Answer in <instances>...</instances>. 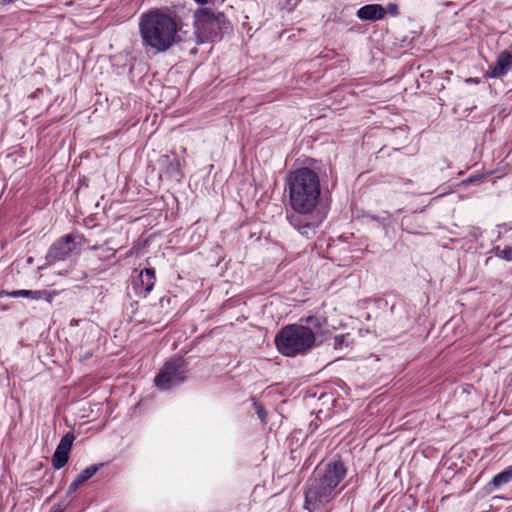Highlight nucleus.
I'll list each match as a JSON object with an SVG mask.
<instances>
[{"label": "nucleus", "instance_id": "f257e3e1", "mask_svg": "<svg viewBox=\"0 0 512 512\" xmlns=\"http://www.w3.org/2000/svg\"><path fill=\"white\" fill-rule=\"evenodd\" d=\"M185 27L186 25L161 10L144 13L139 22L142 45L154 53L166 52L178 43L191 41Z\"/></svg>", "mask_w": 512, "mask_h": 512}, {"label": "nucleus", "instance_id": "f03ea898", "mask_svg": "<svg viewBox=\"0 0 512 512\" xmlns=\"http://www.w3.org/2000/svg\"><path fill=\"white\" fill-rule=\"evenodd\" d=\"M345 476L346 468L339 460L318 466L305 489V508L312 512L329 503Z\"/></svg>", "mask_w": 512, "mask_h": 512}, {"label": "nucleus", "instance_id": "7ed1b4c3", "mask_svg": "<svg viewBox=\"0 0 512 512\" xmlns=\"http://www.w3.org/2000/svg\"><path fill=\"white\" fill-rule=\"evenodd\" d=\"M289 200L293 210L314 212L321 194L318 174L307 167L298 168L287 178Z\"/></svg>", "mask_w": 512, "mask_h": 512}, {"label": "nucleus", "instance_id": "20e7f679", "mask_svg": "<svg viewBox=\"0 0 512 512\" xmlns=\"http://www.w3.org/2000/svg\"><path fill=\"white\" fill-rule=\"evenodd\" d=\"M194 32L191 40L195 38L197 44L215 42L222 39L225 33L232 31V25L222 12H215L210 8H199L194 12Z\"/></svg>", "mask_w": 512, "mask_h": 512}, {"label": "nucleus", "instance_id": "39448f33", "mask_svg": "<svg viewBox=\"0 0 512 512\" xmlns=\"http://www.w3.org/2000/svg\"><path fill=\"white\" fill-rule=\"evenodd\" d=\"M275 343L281 354L287 357H294L298 354L306 353L313 347L315 334L309 327L290 324L278 332Z\"/></svg>", "mask_w": 512, "mask_h": 512}, {"label": "nucleus", "instance_id": "423d86ee", "mask_svg": "<svg viewBox=\"0 0 512 512\" xmlns=\"http://www.w3.org/2000/svg\"><path fill=\"white\" fill-rule=\"evenodd\" d=\"M187 371L185 359L182 357L169 359L156 375L155 386L160 390H169L178 386L187 379Z\"/></svg>", "mask_w": 512, "mask_h": 512}, {"label": "nucleus", "instance_id": "0eeeda50", "mask_svg": "<svg viewBox=\"0 0 512 512\" xmlns=\"http://www.w3.org/2000/svg\"><path fill=\"white\" fill-rule=\"evenodd\" d=\"M290 225L307 238L316 234V229L321 223V218L314 215V212L296 211L287 214Z\"/></svg>", "mask_w": 512, "mask_h": 512}, {"label": "nucleus", "instance_id": "6e6552de", "mask_svg": "<svg viewBox=\"0 0 512 512\" xmlns=\"http://www.w3.org/2000/svg\"><path fill=\"white\" fill-rule=\"evenodd\" d=\"M77 238L81 237L67 234L54 242L46 255L47 263L52 264L67 259L76 249Z\"/></svg>", "mask_w": 512, "mask_h": 512}, {"label": "nucleus", "instance_id": "1a4fd4ad", "mask_svg": "<svg viewBox=\"0 0 512 512\" xmlns=\"http://www.w3.org/2000/svg\"><path fill=\"white\" fill-rule=\"evenodd\" d=\"M74 440L75 436L71 432L66 433L61 438L52 456V466L54 469L59 470L67 464Z\"/></svg>", "mask_w": 512, "mask_h": 512}, {"label": "nucleus", "instance_id": "9d476101", "mask_svg": "<svg viewBox=\"0 0 512 512\" xmlns=\"http://www.w3.org/2000/svg\"><path fill=\"white\" fill-rule=\"evenodd\" d=\"M512 69V54L504 50L502 51L494 66L490 67L488 75L491 78H501L506 75Z\"/></svg>", "mask_w": 512, "mask_h": 512}, {"label": "nucleus", "instance_id": "9b49d317", "mask_svg": "<svg viewBox=\"0 0 512 512\" xmlns=\"http://www.w3.org/2000/svg\"><path fill=\"white\" fill-rule=\"evenodd\" d=\"M357 17L365 21H377L385 17V8L380 4H367L358 9Z\"/></svg>", "mask_w": 512, "mask_h": 512}, {"label": "nucleus", "instance_id": "f8f14e48", "mask_svg": "<svg viewBox=\"0 0 512 512\" xmlns=\"http://www.w3.org/2000/svg\"><path fill=\"white\" fill-rule=\"evenodd\" d=\"M155 282L156 276L154 268H145L141 270L139 275L140 293H143L144 297H146L153 290Z\"/></svg>", "mask_w": 512, "mask_h": 512}, {"label": "nucleus", "instance_id": "ddd939ff", "mask_svg": "<svg viewBox=\"0 0 512 512\" xmlns=\"http://www.w3.org/2000/svg\"><path fill=\"white\" fill-rule=\"evenodd\" d=\"M7 296L17 298V297H27L33 300H38L43 297H46V300L51 303L52 295L45 290H14L11 292H4Z\"/></svg>", "mask_w": 512, "mask_h": 512}, {"label": "nucleus", "instance_id": "4468645a", "mask_svg": "<svg viewBox=\"0 0 512 512\" xmlns=\"http://www.w3.org/2000/svg\"><path fill=\"white\" fill-rule=\"evenodd\" d=\"M512 480V465L493 477L490 482L494 488L508 484Z\"/></svg>", "mask_w": 512, "mask_h": 512}, {"label": "nucleus", "instance_id": "2eb2a0df", "mask_svg": "<svg viewBox=\"0 0 512 512\" xmlns=\"http://www.w3.org/2000/svg\"><path fill=\"white\" fill-rule=\"evenodd\" d=\"M103 466V464H93L84 469L77 477L75 478L81 485H83L86 481L92 478L99 469Z\"/></svg>", "mask_w": 512, "mask_h": 512}, {"label": "nucleus", "instance_id": "dca6fc26", "mask_svg": "<svg viewBox=\"0 0 512 512\" xmlns=\"http://www.w3.org/2000/svg\"><path fill=\"white\" fill-rule=\"evenodd\" d=\"M497 255L499 257H501L502 259H505L507 261H512V247L507 246L502 250L497 248Z\"/></svg>", "mask_w": 512, "mask_h": 512}, {"label": "nucleus", "instance_id": "f3484780", "mask_svg": "<svg viewBox=\"0 0 512 512\" xmlns=\"http://www.w3.org/2000/svg\"><path fill=\"white\" fill-rule=\"evenodd\" d=\"M388 13L392 16H397L399 14V7L396 3H389L385 8V14Z\"/></svg>", "mask_w": 512, "mask_h": 512}, {"label": "nucleus", "instance_id": "a211bd4d", "mask_svg": "<svg viewBox=\"0 0 512 512\" xmlns=\"http://www.w3.org/2000/svg\"><path fill=\"white\" fill-rule=\"evenodd\" d=\"M346 337H347V336H346V335H344V334L336 335V336L334 337V347H335L336 349H338V348H342V346H343V345H344V343H345Z\"/></svg>", "mask_w": 512, "mask_h": 512}, {"label": "nucleus", "instance_id": "6ab92c4d", "mask_svg": "<svg viewBox=\"0 0 512 512\" xmlns=\"http://www.w3.org/2000/svg\"><path fill=\"white\" fill-rule=\"evenodd\" d=\"M305 322L313 325L314 327H320L321 323H322V319L315 317V316H309L305 319Z\"/></svg>", "mask_w": 512, "mask_h": 512}, {"label": "nucleus", "instance_id": "aec40b11", "mask_svg": "<svg viewBox=\"0 0 512 512\" xmlns=\"http://www.w3.org/2000/svg\"><path fill=\"white\" fill-rule=\"evenodd\" d=\"M103 252L104 253L99 256V259H101V260H108V259L114 257V255H115V250H113L112 248H107Z\"/></svg>", "mask_w": 512, "mask_h": 512}, {"label": "nucleus", "instance_id": "412c9836", "mask_svg": "<svg viewBox=\"0 0 512 512\" xmlns=\"http://www.w3.org/2000/svg\"><path fill=\"white\" fill-rule=\"evenodd\" d=\"M80 486L81 484L76 479H74V481L68 487L67 494L74 493Z\"/></svg>", "mask_w": 512, "mask_h": 512}, {"label": "nucleus", "instance_id": "4be33fe9", "mask_svg": "<svg viewBox=\"0 0 512 512\" xmlns=\"http://www.w3.org/2000/svg\"><path fill=\"white\" fill-rule=\"evenodd\" d=\"M254 406L256 408V412H257L259 417H262V416L266 415V411L263 409V407L261 405H259L258 403L254 402Z\"/></svg>", "mask_w": 512, "mask_h": 512}, {"label": "nucleus", "instance_id": "5701e85b", "mask_svg": "<svg viewBox=\"0 0 512 512\" xmlns=\"http://www.w3.org/2000/svg\"><path fill=\"white\" fill-rule=\"evenodd\" d=\"M50 512H63V508L60 504H55Z\"/></svg>", "mask_w": 512, "mask_h": 512}, {"label": "nucleus", "instance_id": "b1692460", "mask_svg": "<svg viewBox=\"0 0 512 512\" xmlns=\"http://www.w3.org/2000/svg\"><path fill=\"white\" fill-rule=\"evenodd\" d=\"M466 81L467 82H471V83H479V79L478 78H469Z\"/></svg>", "mask_w": 512, "mask_h": 512}, {"label": "nucleus", "instance_id": "393cba45", "mask_svg": "<svg viewBox=\"0 0 512 512\" xmlns=\"http://www.w3.org/2000/svg\"><path fill=\"white\" fill-rule=\"evenodd\" d=\"M99 247L98 246H93L91 249L92 250H97Z\"/></svg>", "mask_w": 512, "mask_h": 512}]
</instances>
